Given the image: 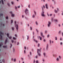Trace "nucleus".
<instances>
[{
  "mask_svg": "<svg viewBox=\"0 0 63 63\" xmlns=\"http://www.w3.org/2000/svg\"><path fill=\"white\" fill-rule=\"evenodd\" d=\"M35 62L36 63H38V61L37 60L35 61Z\"/></svg>",
  "mask_w": 63,
  "mask_h": 63,
  "instance_id": "34",
  "label": "nucleus"
},
{
  "mask_svg": "<svg viewBox=\"0 0 63 63\" xmlns=\"http://www.w3.org/2000/svg\"><path fill=\"white\" fill-rule=\"evenodd\" d=\"M42 11L41 14V16H42L43 17H45L46 16L45 14H44V12L43 11H44V9H43V7H42Z\"/></svg>",
  "mask_w": 63,
  "mask_h": 63,
  "instance_id": "1",
  "label": "nucleus"
},
{
  "mask_svg": "<svg viewBox=\"0 0 63 63\" xmlns=\"http://www.w3.org/2000/svg\"><path fill=\"white\" fill-rule=\"evenodd\" d=\"M15 8L16 9H17V7L16 6H15Z\"/></svg>",
  "mask_w": 63,
  "mask_h": 63,
  "instance_id": "60",
  "label": "nucleus"
},
{
  "mask_svg": "<svg viewBox=\"0 0 63 63\" xmlns=\"http://www.w3.org/2000/svg\"><path fill=\"white\" fill-rule=\"evenodd\" d=\"M2 61L4 62H5V60H4V59L2 60Z\"/></svg>",
  "mask_w": 63,
  "mask_h": 63,
  "instance_id": "57",
  "label": "nucleus"
},
{
  "mask_svg": "<svg viewBox=\"0 0 63 63\" xmlns=\"http://www.w3.org/2000/svg\"><path fill=\"white\" fill-rule=\"evenodd\" d=\"M16 59L15 58L14 59V62H16Z\"/></svg>",
  "mask_w": 63,
  "mask_h": 63,
  "instance_id": "43",
  "label": "nucleus"
},
{
  "mask_svg": "<svg viewBox=\"0 0 63 63\" xmlns=\"http://www.w3.org/2000/svg\"><path fill=\"white\" fill-rule=\"evenodd\" d=\"M55 21L56 22H57L58 21V20L57 19H55Z\"/></svg>",
  "mask_w": 63,
  "mask_h": 63,
  "instance_id": "39",
  "label": "nucleus"
},
{
  "mask_svg": "<svg viewBox=\"0 0 63 63\" xmlns=\"http://www.w3.org/2000/svg\"><path fill=\"white\" fill-rule=\"evenodd\" d=\"M43 41L44 42L46 41V40L45 39H44L43 40Z\"/></svg>",
  "mask_w": 63,
  "mask_h": 63,
  "instance_id": "55",
  "label": "nucleus"
},
{
  "mask_svg": "<svg viewBox=\"0 0 63 63\" xmlns=\"http://www.w3.org/2000/svg\"><path fill=\"white\" fill-rule=\"evenodd\" d=\"M51 24V22H50V21H49L47 24V26L48 27H49L50 26V25Z\"/></svg>",
  "mask_w": 63,
  "mask_h": 63,
  "instance_id": "5",
  "label": "nucleus"
},
{
  "mask_svg": "<svg viewBox=\"0 0 63 63\" xmlns=\"http://www.w3.org/2000/svg\"><path fill=\"white\" fill-rule=\"evenodd\" d=\"M35 24H36V25H38V23H37V21H35Z\"/></svg>",
  "mask_w": 63,
  "mask_h": 63,
  "instance_id": "24",
  "label": "nucleus"
},
{
  "mask_svg": "<svg viewBox=\"0 0 63 63\" xmlns=\"http://www.w3.org/2000/svg\"><path fill=\"white\" fill-rule=\"evenodd\" d=\"M8 40V39H6L5 42V44H6V43H7V40Z\"/></svg>",
  "mask_w": 63,
  "mask_h": 63,
  "instance_id": "12",
  "label": "nucleus"
},
{
  "mask_svg": "<svg viewBox=\"0 0 63 63\" xmlns=\"http://www.w3.org/2000/svg\"><path fill=\"white\" fill-rule=\"evenodd\" d=\"M52 16V14H50L49 16Z\"/></svg>",
  "mask_w": 63,
  "mask_h": 63,
  "instance_id": "50",
  "label": "nucleus"
},
{
  "mask_svg": "<svg viewBox=\"0 0 63 63\" xmlns=\"http://www.w3.org/2000/svg\"><path fill=\"white\" fill-rule=\"evenodd\" d=\"M40 34L41 35L42 37H44V36L43 35V32H40Z\"/></svg>",
  "mask_w": 63,
  "mask_h": 63,
  "instance_id": "11",
  "label": "nucleus"
},
{
  "mask_svg": "<svg viewBox=\"0 0 63 63\" xmlns=\"http://www.w3.org/2000/svg\"><path fill=\"white\" fill-rule=\"evenodd\" d=\"M43 7L44 8H45V6L44 5H43Z\"/></svg>",
  "mask_w": 63,
  "mask_h": 63,
  "instance_id": "63",
  "label": "nucleus"
},
{
  "mask_svg": "<svg viewBox=\"0 0 63 63\" xmlns=\"http://www.w3.org/2000/svg\"><path fill=\"white\" fill-rule=\"evenodd\" d=\"M33 40H34V41H35V42H36V43H37V41L35 40V39H34Z\"/></svg>",
  "mask_w": 63,
  "mask_h": 63,
  "instance_id": "26",
  "label": "nucleus"
},
{
  "mask_svg": "<svg viewBox=\"0 0 63 63\" xmlns=\"http://www.w3.org/2000/svg\"><path fill=\"white\" fill-rule=\"evenodd\" d=\"M43 55H44V56L45 57V56H46V53L45 52H44L43 53Z\"/></svg>",
  "mask_w": 63,
  "mask_h": 63,
  "instance_id": "13",
  "label": "nucleus"
},
{
  "mask_svg": "<svg viewBox=\"0 0 63 63\" xmlns=\"http://www.w3.org/2000/svg\"><path fill=\"white\" fill-rule=\"evenodd\" d=\"M27 40H28V39H29V36L27 35Z\"/></svg>",
  "mask_w": 63,
  "mask_h": 63,
  "instance_id": "20",
  "label": "nucleus"
},
{
  "mask_svg": "<svg viewBox=\"0 0 63 63\" xmlns=\"http://www.w3.org/2000/svg\"><path fill=\"white\" fill-rule=\"evenodd\" d=\"M61 33V31H59V32H58V34H60V33Z\"/></svg>",
  "mask_w": 63,
  "mask_h": 63,
  "instance_id": "28",
  "label": "nucleus"
},
{
  "mask_svg": "<svg viewBox=\"0 0 63 63\" xmlns=\"http://www.w3.org/2000/svg\"><path fill=\"white\" fill-rule=\"evenodd\" d=\"M3 16V14L2 13H1V14H0V16Z\"/></svg>",
  "mask_w": 63,
  "mask_h": 63,
  "instance_id": "42",
  "label": "nucleus"
},
{
  "mask_svg": "<svg viewBox=\"0 0 63 63\" xmlns=\"http://www.w3.org/2000/svg\"><path fill=\"white\" fill-rule=\"evenodd\" d=\"M48 46H49L47 44L46 46V50H47L48 49Z\"/></svg>",
  "mask_w": 63,
  "mask_h": 63,
  "instance_id": "7",
  "label": "nucleus"
},
{
  "mask_svg": "<svg viewBox=\"0 0 63 63\" xmlns=\"http://www.w3.org/2000/svg\"><path fill=\"white\" fill-rule=\"evenodd\" d=\"M47 31H45V33H47Z\"/></svg>",
  "mask_w": 63,
  "mask_h": 63,
  "instance_id": "61",
  "label": "nucleus"
},
{
  "mask_svg": "<svg viewBox=\"0 0 63 63\" xmlns=\"http://www.w3.org/2000/svg\"><path fill=\"white\" fill-rule=\"evenodd\" d=\"M32 17L33 18H34V17H35V15H34V14L33 15H32Z\"/></svg>",
  "mask_w": 63,
  "mask_h": 63,
  "instance_id": "25",
  "label": "nucleus"
},
{
  "mask_svg": "<svg viewBox=\"0 0 63 63\" xmlns=\"http://www.w3.org/2000/svg\"><path fill=\"white\" fill-rule=\"evenodd\" d=\"M30 55H31V52L30 51Z\"/></svg>",
  "mask_w": 63,
  "mask_h": 63,
  "instance_id": "56",
  "label": "nucleus"
},
{
  "mask_svg": "<svg viewBox=\"0 0 63 63\" xmlns=\"http://www.w3.org/2000/svg\"><path fill=\"white\" fill-rule=\"evenodd\" d=\"M42 61L43 62H44L45 61V59H42Z\"/></svg>",
  "mask_w": 63,
  "mask_h": 63,
  "instance_id": "51",
  "label": "nucleus"
},
{
  "mask_svg": "<svg viewBox=\"0 0 63 63\" xmlns=\"http://www.w3.org/2000/svg\"><path fill=\"white\" fill-rule=\"evenodd\" d=\"M57 11L58 12V11H59V9H58V8H57Z\"/></svg>",
  "mask_w": 63,
  "mask_h": 63,
  "instance_id": "47",
  "label": "nucleus"
},
{
  "mask_svg": "<svg viewBox=\"0 0 63 63\" xmlns=\"http://www.w3.org/2000/svg\"><path fill=\"white\" fill-rule=\"evenodd\" d=\"M56 60L57 61H58L59 60V58H57L56 59Z\"/></svg>",
  "mask_w": 63,
  "mask_h": 63,
  "instance_id": "14",
  "label": "nucleus"
},
{
  "mask_svg": "<svg viewBox=\"0 0 63 63\" xmlns=\"http://www.w3.org/2000/svg\"><path fill=\"white\" fill-rule=\"evenodd\" d=\"M7 5H8V6H10V3H8Z\"/></svg>",
  "mask_w": 63,
  "mask_h": 63,
  "instance_id": "23",
  "label": "nucleus"
},
{
  "mask_svg": "<svg viewBox=\"0 0 63 63\" xmlns=\"http://www.w3.org/2000/svg\"><path fill=\"white\" fill-rule=\"evenodd\" d=\"M49 34H48L47 35V38H48V37H49Z\"/></svg>",
  "mask_w": 63,
  "mask_h": 63,
  "instance_id": "49",
  "label": "nucleus"
},
{
  "mask_svg": "<svg viewBox=\"0 0 63 63\" xmlns=\"http://www.w3.org/2000/svg\"><path fill=\"white\" fill-rule=\"evenodd\" d=\"M39 46H40V44H38V46H37V47H39Z\"/></svg>",
  "mask_w": 63,
  "mask_h": 63,
  "instance_id": "46",
  "label": "nucleus"
},
{
  "mask_svg": "<svg viewBox=\"0 0 63 63\" xmlns=\"http://www.w3.org/2000/svg\"><path fill=\"white\" fill-rule=\"evenodd\" d=\"M62 36H63V32H62Z\"/></svg>",
  "mask_w": 63,
  "mask_h": 63,
  "instance_id": "64",
  "label": "nucleus"
},
{
  "mask_svg": "<svg viewBox=\"0 0 63 63\" xmlns=\"http://www.w3.org/2000/svg\"><path fill=\"white\" fill-rule=\"evenodd\" d=\"M62 38L61 37H60V41H62Z\"/></svg>",
  "mask_w": 63,
  "mask_h": 63,
  "instance_id": "36",
  "label": "nucleus"
},
{
  "mask_svg": "<svg viewBox=\"0 0 63 63\" xmlns=\"http://www.w3.org/2000/svg\"><path fill=\"white\" fill-rule=\"evenodd\" d=\"M1 34L3 35L4 34H3V33L2 32L0 31V39L2 40V35H1Z\"/></svg>",
  "mask_w": 63,
  "mask_h": 63,
  "instance_id": "3",
  "label": "nucleus"
},
{
  "mask_svg": "<svg viewBox=\"0 0 63 63\" xmlns=\"http://www.w3.org/2000/svg\"><path fill=\"white\" fill-rule=\"evenodd\" d=\"M1 46H3V43H1V44H0V47H1Z\"/></svg>",
  "mask_w": 63,
  "mask_h": 63,
  "instance_id": "19",
  "label": "nucleus"
},
{
  "mask_svg": "<svg viewBox=\"0 0 63 63\" xmlns=\"http://www.w3.org/2000/svg\"><path fill=\"white\" fill-rule=\"evenodd\" d=\"M10 45H11V46H10V48H11V47H12V44H10Z\"/></svg>",
  "mask_w": 63,
  "mask_h": 63,
  "instance_id": "41",
  "label": "nucleus"
},
{
  "mask_svg": "<svg viewBox=\"0 0 63 63\" xmlns=\"http://www.w3.org/2000/svg\"><path fill=\"white\" fill-rule=\"evenodd\" d=\"M38 53V55H39V56H40L41 55V54L40 53Z\"/></svg>",
  "mask_w": 63,
  "mask_h": 63,
  "instance_id": "17",
  "label": "nucleus"
},
{
  "mask_svg": "<svg viewBox=\"0 0 63 63\" xmlns=\"http://www.w3.org/2000/svg\"><path fill=\"white\" fill-rule=\"evenodd\" d=\"M1 25H3V26H5V24H2V23H1Z\"/></svg>",
  "mask_w": 63,
  "mask_h": 63,
  "instance_id": "27",
  "label": "nucleus"
},
{
  "mask_svg": "<svg viewBox=\"0 0 63 63\" xmlns=\"http://www.w3.org/2000/svg\"><path fill=\"white\" fill-rule=\"evenodd\" d=\"M38 39L39 38V39H40V40H42V37H41L40 36H39L38 37Z\"/></svg>",
  "mask_w": 63,
  "mask_h": 63,
  "instance_id": "10",
  "label": "nucleus"
},
{
  "mask_svg": "<svg viewBox=\"0 0 63 63\" xmlns=\"http://www.w3.org/2000/svg\"><path fill=\"white\" fill-rule=\"evenodd\" d=\"M59 56V59H61V57L60 56Z\"/></svg>",
  "mask_w": 63,
  "mask_h": 63,
  "instance_id": "35",
  "label": "nucleus"
},
{
  "mask_svg": "<svg viewBox=\"0 0 63 63\" xmlns=\"http://www.w3.org/2000/svg\"><path fill=\"white\" fill-rule=\"evenodd\" d=\"M54 12L55 13H57V12L58 11H57V10H56L55 9L54 10Z\"/></svg>",
  "mask_w": 63,
  "mask_h": 63,
  "instance_id": "15",
  "label": "nucleus"
},
{
  "mask_svg": "<svg viewBox=\"0 0 63 63\" xmlns=\"http://www.w3.org/2000/svg\"><path fill=\"white\" fill-rule=\"evenodd\" d=\"M45 6L46 8L47 9H48V6L47 5V4H46Z\"/></svg>",
  "mask_w": 63,
  "mask_h": 63,
  "instance_id": "9",
  "label": "nucleus"
},
{
  "mask_svg": "<svg viewBox=\"0 0 63 63\" xmlns=\"http://www.w3.org/2000/svg\"><path fill=\"white\" fill-rule=\"evenodd\" d=\"M13 22V20H11V23H12Z\"/></svg>",
  "mask_w": 63,
  "mask_h": 63,
  "instance_id": "48",
  "label": "nucleus"
},
{
  "mask_svg": "<svg viewBox=\"0 0 63 63\" xmlns=\"http://www.w3.org/2000/svg\"><path fill=\"white\" fill-rule=\"evenodd\" d=\"M11 60L12 61H13V60H14V59H13V58H12Z\"/></svg>",
  "mask_w": 63,
  "mask_h": 63,
  "instance_id": "58",
  "label": "nucleus"
},
{
  "mask_svg": "<svg viewBox=\"0 0 63 63\" xmlns=\"http://www.w3.org/2000/svg\"><path fill=\"white\" fill-rule=\"evenodd\" d=\"M30 28L31 30H32V28L31 27H30Z\"/></svg>",
  "mask_w": 63,
  "mask_h": 63,
  "instance_id": "40",
  "label": "nucleus"
},
{
  "mask_svg": "<svg viewBox=\"0 0 63 63\" xmlns=\"http://www.w3.org/2000/svg\"><path fill=\"white\" fill-rule=\"evenodd\" d=\"M11 42L12 43H14V41L13 40V39H12L11 40Z\"/></svg>",
  "mask_w": 63,
  "mask_h": 63,
  "instance_id": "37",
  "label": "nucleus"
},
{
  "mask_svg": "<svg viewBox=\"0 0 63 63\" xmlns=\"http://www.w3.org/2000/svg\"><path fill=\"white\" fill-rule=\"evenodd\" d=\"M9 39H12V36H10L9 37H8Z\"/></svg>",
  "mask_w": 63,
  "mask_h": 63,
  "instance_id": "31",
  "label": "nucleus"
},
{
  "mask_svg": "<svg viewBox=\"0 0 63 63\" xmlns=\"http://www.w3.org/2000/svg\"><path fill=\"white\" fill-rule=\"evenodd\" d=\"M15 27L16 28V30L17 31H18V25L17 24H16V21H15Z\"/></svg>",
  "mask_w": 63,
  "mask_h": 63,
  "instance_id": "2",
  "label": "nucleus"
},
{
  "mask_svg": "<svg viewBox=\"0 0 63 63\" xmlns=\"http://www.w3.org/2000/svg\"><path fill=\"white\" fill-rule=\"evenodd\" d=\"M41 52V50L39 49H37V53H39V52Z\"/></svg>",
  "mask_w": 63,
  "mask_h": 63,
  "instance_id": "8",
  "label": "nucleus"
},
{
  "mask_svg": "<svg viewBox=\"0 0 63 63\" xmlns=\"http://www.w3.org/2000/svg\"><path fill=\"white\" fill-rule=\"evenodd\" d=\"M51 20L52 21H53V18H51Z\"/></svg>",
  "mask_w": 63,
  "mask_h": 63,
  "instance_id": "59",
  "label": "nucleus"
},
{
  "mask_svg": "<svg viewBox=\"0 0 63 63\" xmlns=\"http://www.w3.org/2000/svg\"><path fill=\"white\" fill-rule=\"evenodd\" d=\"M49 42H50V43H49L50 44H51V40H49Z\"/></svg>",
  "mask_w": 63,
  "mask_h": 63,
  "instance_id": "30",
  "label": "nucleus"
},
{
  "mask_svg": "<svg viewBox=\"0 0 63 63\" xmlns=\"http://www.w3.org/2000/svg\"><path fill=\"white\" fill-rule=\"evenodd\" d=\"M38 58V56H35V58Z\"/></svg>",
  "mask_w": 63,
  "mask_h": 63,
  "instance_id": "52",
  "label": "nucleus"
},
{
  "mask_svg": "<svg viewBox=\"0 0 63 63\" xmlns=\"http://www.w3.org/2000/svg\"><path fill=\"white\" fill-rule=\"evenodd\" d=\"M10 14H11L12 16V17H13V16H15V15H14V14H12V12L10 11Z\"/></svg>",
  "mask_w": 63,
  "mask_h": 63,
  "instance_id": "6",
  "label": "nucleus"
},
{
  "mask_svg": "<svg viewBox=\"0 0 63 63\" xmlns=\"http://www.w3.org/2000/svg\"><path fill=\"white\" fill-rule=\"evenodd\" d=\"M15 36L16 37H17V35L16 34H15Z\"/></svg>",
  "mask_w": 63,
  "mask_h": 63,
  "instance_id": "54",
  "label": "nucleus"
},
{
  "mask_svg": "<svg viewBox=\"0 0 63 63\" xmlns=\"http://www.w3.org/2000/svg\"><path fill=\"white\" fill-rule=\"evenodd\" d=\"M18 8H20V6H18Z\"/></svg>",
  "mask_w": 63,
  "mask_h": 63,
  "instance_id": "62",
  "label": "nucleus"
},
{
  "mask_svg": "<svg viewBox=\"0 0 63 63\" xmlns=\"http://www.w3.org/2000/svg\"><path fill=\"white\" fill-rule=\"evenodd\" d=\"M11 3L12 5H13V4H14V1H11Z\"/></svg>",
  "mask_w": 63,
  "mask_h": 63,
  "instance_id": "16",
  "label": "nucleus"
},
{
  "mask_svg": "<svg viewBox=\"0 0 63 63\" xmlns=\"http://www.w3.org/2000/svg\"><path fill=\"white\" fill-rule=\"evenodd\" d=\"M25 13L26 15H27V13H28V10L27 9H26L25 11Z\"/></svg>",
  "mask_w": 63,
  "mask_h": 63,
  "instance_id": "4",
  "label": "nucleus"
},
{
  "mask_svg": "<svg viewBox=\"0 0 63 63\" xmlns=\"http://www.w3.org/2000/svg\"><path fill=\"white\" fill-rule=\"evenodd\" d=\"M6 19H8V17L7 16H6Z\"/></svg>",
  "mask_w": 63,
  "mask_h": 63,
  "instance_id": "38",
  "label": "nucleus"
},
{
  "mask_svg": "<svg viewBox=\"0 0 63 63\" xmlns=\"http://www.w3.org/2000/svg\"><path fill=\"white\" fill-rule=\"evenodd\" d=\"M36 31L37 32V33L38 32V30L37 29H36Z\"/></svg>",
  "mask_w": 63,
  "mask_h": 63,
  "instance_id": "33",
  "label": "nucleus"
},
{
  "mask_svg": "<svg viewBox=\"0 0 63 63\" xmlns=\"http://www.w3.org/2000/svg\"><path fill=\"white\" fill-rule=\"evenodd\" d=\"M60 45H62V42H60Z\"/></svg>",
  "mask_w": 63,
  "mask_h": 63,
  "instance_id": "44",
  "label": "nucleus"
},
{
  "mask_svg": "<svg viewBox=\"0 0 63 63\" xmlns=\"http://www.w3.org/2000/svg\"><path fill=\"white\" fill-rule=\"evenodd\" d=\"M12 30L13 31L14 30V27L12 28Z\"/></svg>",
  "mask_w": 63,
  "mask_h": 63,
  "instance_id": "53",
  "label": "nucleus"
},
{
  "mask_svg": "<svg viewBox=\"0 0 63 63\" xmlns=\"http://www.w3.org/2000/svg\"><path fill=\"white\" fill-rule=\"evenodd\" d=\"M13 39H14V40H16V38L14 37H13Z\"/></svg>",
  "mask_w": 63,
  "mask_h": 63,
  "instance_id": "29",
  "label": "nucleus"
},
{
  "mask_svg": "<svg viewBox=\"0 0 63 63\" xmlns=\"http://www.w3.org/2000/svg\"><path fill=\"white\" fill-rule=\"evenodd\" d=\"M7 46H3V47L4 48H7Z\"/></svg>",
  "mask_w": 63,
  "mask_h": 63,
  "instance_id": "18",
  "label": "nucleus"
},
{
  "mask_svg": "<svg viewBox=\"0 0 63 63\" xmlns=\"http://www.w3.org/2000/svg\"><path fill=\"white\" fill-rule=\"evenodd\" d=\"M1 1L2 4H4V2H3V0H1Z\"/></svg>",
  "mask_w": 63,
  "mask_h": 63,
  "instance_id": "22",
  "label": "nucleus"
},
{
  "mask_svg": "<svg viewBox=\"0 0 63 63\" xmlns=\"http://www.w3.org/2000/svg\"><path fill=\"white\" fill-rule=\"evenodd\" d=\"M7 35L8 37H9V34L7 33Z\"/></svg>",
  "mask_w": 63,
  "mask_h": 63,
  "instance_id": "32",
  "label": "nucleus"
},
{
  "mask_svg": "<svg viewBox=\"0 0 63 63\" xmlns=\"http://www.w3.org/2000/svg\"><path fill=\"white\" fill-rule=\"evenodd\" d=\"M34 14L35 15H36V12H35V11H34Z\"/></svg>",
  "mask_w": 63,
  "mask_h": 63,
  "instance_id": "21",
  "label": "nucleus"
},
{
  "mask_svg": "<svg viewBox=\"0 0 63 63\" xmlns=\"http://www.w3.org/2000/svg\"><path fill=\"white\" fill-rule=\"evenodd\" d=\"M55 40H57V37H55Z\"/></svg>",
  "mask_w": 63,
  "mask_h": 63,
  "instance_id": "45",
  "label": "nucleus"
}]
</instances>
